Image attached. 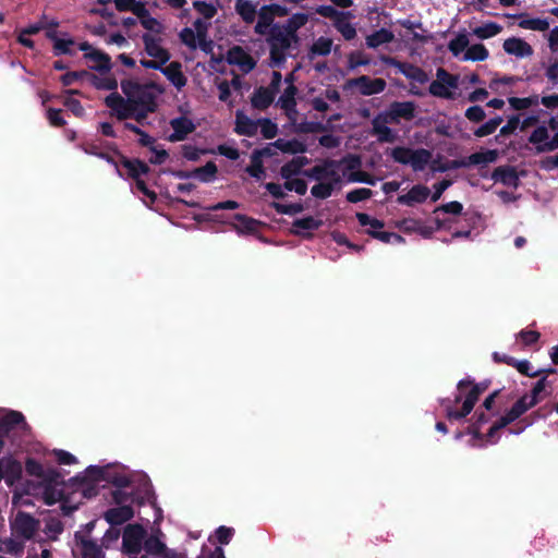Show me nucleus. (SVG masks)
<instances>
[{
	"mask_svg": "<svg viewBox=\"0 0 558 558\" xmlns=\"http://www.w3.org/2000/svg\"><path fill=\"white\" fill-rule=\"evenodd\" d=\"M337 167L338 161L332 159H325L322 163L314 166L312 169L304 170L303 174L318 182H323L324 180L329 179V182L340 183L341 178L336 171Z\"/></svg>",
	"mask_w": 558,
	"mask_h": 558,
	"instance_id": "obj_8",
	"label": "nucleus"
},
{
	"mask_svg": "<svg viewBox=\"0 0 558 558\" xmlns=\"http://www.w3.org/2000/svg\"><path fill=\"white\" fill-rule=\"evenodd\" d=\"M450 86L444 82L433 81L428 87V92L434 97L442 99H454V94L450 90Z\"/></svg>",
	"mask_w": 558,
	"mask_h": 558,
	"instance_id": "obj_47",
	"label": "nucleus"
},
{
	"mask_svg": "<svg viewBox=\"0 0 558 558\" xmlns=\"http://www.w3.org/2000/svg\"><path fill=\"white\" fill-rule=\"evenodd\" d=\"M337 184L338 183L333 182H318L317 184L312 186L311 193L316 198L326 199L329 196H331Z\"/></svg>",
	"mask_w": 558,
	"mask_h": 558,
	"instance_id": "obj_52",
	"label": "nucleus"
},
{
	"mask_svg": "<svg viewBox=\"0 0 558 558\" xmlns=\"http://www.w3.org/2000/svg\"><path fill=\"white\" fill-rule=\"evenodd\" d=\"M469 44L470 40L466 33H459L453 39L449 41L448 49L454 57H458L460 53L468 49Z\"/></svg>",
	"mask_w": 558,
	"mask_h": 558,
	"instance_id": "obj_46",
	"label": "nucleus"
},
{
	"mask_svg": "<svg viewBox=\"0 0 558 558\" xmlns=\"http://www.w3.org/2000/svg\"><path fill=\"white\" fill-rule=\"evenodd\" d=\"M468 389L469 390L465 389L464 399L460 409H454L451 404V399L449 398H444L440 400V404L445 408L446 417L448 421H461L473 411L476 402L481 397V393L472 386H470Z\"/></svg>",
	"mask_w": 558,
	"mask_h": 558,
	"instance_id": "obj_4",
	"label": "nucleus"
},
{
	"mask_svg": "<svg viewBox=\"0 0 558 558\" xmlns=\"http://www.w3.org/2000/svg\"><path fill=\"white\" fill-rule=\"evenodd\" d=\"M298 87L291 83L288 85L282 95L279 97L277 105L284 110L286 114L291 119L292 114H296V99Z\"/></svg>",
	"mask_w": 558,
	"mask_h": 558,
	"instance_id": "obj_23",
	"label": "nucleus"
},
{
	"mask_svg": "<svg viewBox=\"0 0 558 558\" xmlns=\"http://www.w3.org/2000/svg\"><path fill=\"white\" fill-rule=\"evenodd\" d=\"M411 153H412V148H410V147L397 146L391 149L390 156L398 163L410 165Z\"/></svg>",
	"mask_w": 558,
	"mask_h": 558,
	"instance_id": "obj_62",
	"label": "nucleus"
},
{
	"mask_svg": "<svg viewBox=\"0 0 558 558\" xmlns=\"http://www.w3.org/2000/svg\"><path fill=\"white\" fill-rule=\"evenodd\" d=\"M143 549L148 555L159 556L166 550V545L159 539L158 536L150 535L144 541Z\"/></svg>",
	"mask_w": 558,
	"mask_h": 558,
	"instance_id": "obj_49",
	"label": "nucleus"
},
{
	"mask_svg": "<svg viewBox=\"0 0 558 558\" xmlns=\"http://www.w3.org/2000/svg\"><path fill=\"white\" fill-rule=\"evenodd\" d=\"M64 485H51L44 487V497L47 505H53L57 501H61L64 498L63 487Z\"/></svg>",
	"mask_w": 558,
	"mask_h": 558,
	"instance_id": "obj_53",
	"label": "nucleus"
},
{
	"mask_svg": "<svg viewBox=\"0 0 558 558\" xmlns=\"http://www.w3.org/2000/svg\"><path fill=\"white\" fill-rule=\"evenodd\" d=\"M218 172V168L214 161H208L205 166L195 168L193 170L194 178L199 181L208 183L211 182Z\"/></svg>",
	"mask_w": 558,
	"mask_h": 558,
	"instance_id": "obj_43",
	"label": "nucleus"
},
{
	"mask_svg": "<svg viewBox=\"0 0 558 558\" xmlns=\"http://www.w3.org/2000/svg\"><path fill=\"white\" fill-rule=\"evenodd\" d=\"M380 60L390 66L398 69V71L403 74L407 78L414 81L420 84H425L428 82L427 73L420 66L397 60L393 57L383 56Z\"/></svg>",
	"mask_w": 558,
	"mask_h": 558,
	"instance_id": "obj_6",
	"label": "nucleus"
},
{
	"mask_svg": "<svg viewBox=\"0 0 558 558\" xmlns=\"http://www.w3.org/2000/svg\"><path fill=\"white\" fill-rule=\"evenodd\" d=\"M366 233L383 243H402L404 241L400 234L395 232L367 230Z\"/></svg>",
	"mask_w": 558,
	"mask_h": 558,
	"instance_id": "obj_56",
	"label": "nucleus"
},
{
	"mask_svg": "<svg viewBox=\"0 0 558 558\" xmlns=\"http://www.w3.org/2000/svg\"><path fill=\"white\" fill-rule=\"evenodd\" d=\"M263 151H253L251 165L246 167V172L256 180H262L265 175V169L262 161Z\"/></svg>",
	"mask_w": 558,
	"mask_h": 558,
	"instance_id": "obj_42",
	"label": "nucleus"
},
{
	"mask_svg": "<svg viewBox=\"0 0 558 558\" xmlns=\"http://www.w3.org/2000/svg\"><path fill=\"white\" fill-rule=\"evenodd\" d=\"M430 195V190L426 185H413L407 194L399 195L397 202L401 205L413 206L424 203Z\"/></svg>",
	"mask_w": 558,
	"mask_h": 558,
	"instance_id": "obj_19",
	"label": "nucleus"
},
{
	"mask_svg": "<svg viewBox=\"0 0 558 558\" xmlns=\"http://www.w3.org/2000/svg\"><path fill=\"white\" fill-rule=\"evenodd\" d=\"M549 138L548 129L545 125L537 126L529 136V143L536 146H542L543 144H546Z\"/></svg>",
	"mask_w": 558,
	"mask_h": 558,
	"instance_id": "obj_61",
	"label": "nucleus"
},
{
	"mask_svg": "<svg viewBox=\"0 0 558 558\" xmlns=\"http://www.w3.org/2000/svg\"><path fill=\"white\" fill-rule=\"evenodd\" d=\"M390 107L398 121L400 119L411 121L415 117L416 106L413 101H393L390 104Z\"/></svg>",
	"mask_w": 558,
	"mask_h": 558,
	"instance_id": "obj_30",
	"label": "nucleus"
},
{
	"mask_svg": "<svg viewBox=\"0 0 558 558\" xmlns=\"http://www.w3.org/2000/svg\"><path fill=\"white\" fill-rule=\"evenodd\" d=\"M332 48V39L320 36L317 38L308 50V58L314 59L316 56H328Z\"/></svg>",
	"mask_w": 558,
	"mask_h": 558,
	"instance_id": "obj_38",
	"label": "nucleus"
},
{
	"mask_svg": "<svg viewBox=\"0 0 558 558\" xmlns=\"http://www.w3.org/2000/svg\"><path fill=\"white\" fill-rule=\"evenodd\" d=\"M84 58L95 63L89 66L94 71L107 73L112 68L110 56L101 50L94 49L89 52H86Z\"/></svg>",
	"mask_w": 558,
	"mask_h": 558,
	"instance_id": "obj_24",
	"label": "nucleus"
},
{
	"mask_svg": "<svg viewBox=\"0 0 558 558\" xmlns=\"http://www.w3.org/2000/svg\"><path fill=\"white\" fill-rule=\"evenodd\" d=\"M108 148L112 149L113 153L119 156L120 163L122 167H124L128 170V177L136 181L137 179H141L142 175L147 174L150 169L147 163H145L143 160L138 158L130 159L126 156H124L116 146V144L108 145Z\"/></svg>",
	"mask_w": 558,
	"mask_h": 558,
	"instance_id": "obj_10",
	"label": "nucleus"
},
{
	"mask_svg": "<svg viewBox=\"0 0 558 558\" xmlns=\"http://www.w3.org/2000/svg\"><path fill=\"white\" fill-rule=\"evenodd\" d=\"M106 478L105 469L89 465L84 473H80L70 480L72 487L81 492L84 498H93L98 495V484Z\"/></svg>",
	"mask_w": 558,
	"mask_h": 558,
	"instance_id": "obj_2",
	"label": "nucleus"
},
{
	"mask_svg": "<svg viewBox=\"0 0 558 558\" xmlns=\"http://www.w3.org/2000/svg\"><path fill=\"white\" fill-rule=\"evenodd\" d=\"M258 126L264 138L271 140L278 134V125L268 118L258 119Z\"/></svg>",
	"mask_w": 558,
	"mask_h": 558,
	"instance_id": "obj_60",
	"label": "nucleus"
},
{
	"mask_svg": "<svg viewBox=\"0 0 558 558\" xmlns=\"http://www.w3.org/2000/svg\"><path fill=\"white\" fill-rule=\"evenodd\" d=\"M328 124L318 121H303L296 125V132L303 134L323 133L329 131Z\"/></svg>",
	"mask_w": 558,
	"mask_h": 558,
	"instance_id": "obj_48",
	"label": "nucleus"
},
{
	"mask_svg": "<svg viewBox=\"0 0 558 558\" xmlns=\"http://www.w3.org/2000/svg\"><path fill=\"white\" fill-rule=\"evenodd\" d=\"M322 226L323 220L307 216L295 219L292 222L290 232L296 236L311 240L314 236L313 231L318 230Z\"/></svg>",
	"mask_w": 558,
	"mask_h": 558,
	"instance_id": "obj_12",
	"label": "nucleus"
},
{
	"mask_svg": "<svg viewBox=\"0 0 558 558\" xmlns=\"http://www.w3.org/2000/svg\"><path fill=\"white\" fill-rule=\"evenodd\" d=\"M235 11L246 24L253 23L257 15L256 5L251 0H236Z\"/></svg>",
	"mask_w": 558,
	"mask_h": 558,
	"instance_id": "obj_31",
	"label": "nucleus"
},
{
	"mask_svg": "<svg viewBox=\"0 0 558 558\" xmlns=\"http://www.w3.org/2000/svg\"><path fill=\"white\" fill-rule=\"evenodd\" d=\"M489 385H490V380L489 379H485V380H483L481 383H475L473 378L468 376V377L459 380V383L457 384V389L460 390V391H464L470 386H472L475 389H477L478 392L482 395V393H484L488 389Z\"/></svg>",
	"mask_w": 558,
	"mask_h": 558,
	"instance_id": "obj_58",
	"label": "nucleus"
},
{
	"mask_svg": "<svg viewBox=\"0 0 558 558\" xmlns=\"http://www.w3.org/2000/svg\"><path fill=\"white\" fill-rule=\"evenodd\" d=\"M266 43L269 47V65L272 68H281L288 57L290 50L289 39L284 31L275 24L269 29V36L266 37Z\"/></svg>",
	"mask_w": 558,
	"mask_h": 558,
	"instance_id": "obj_3",
	"label": "nucleus"
},
{
	"mask_svg": "<svg viewBox=\"0 0 558 558\" xmlns=\"http://www.w3.org/2000/svg\"><path fill=\"white\" fill-rule=\"evenodd\" d=\"M169 124L173 130L168 136V141L171 143L186 140L189 134L193 133L196 129L194 122L184 116L171 119Z\"/></svg>",
	"mask_w": 558,
	"mask_h": 558,
	"instance_id": "obj_13",
	"label": "nucleus"
},
{
	"mask_svg": "<svg viewBox=\"0 0 558 558\" xmlns=\"http://www.w3.org/2000/svg\"><path fill=\"white\" fill-rule=\"evenodd\" d=\"M145 530L140 524H129L122 536L123 551L128 555H138L143 549Z\"/></svg>",
	"mask_w": 558,
	"mask_h": 558,
	"instance_id": "obj_7",
	"label": "nucleus"
},
{
	"mask_svg": "<svg viewBox=\"0 0 558 558\" xmlns=\"http://www.w3.org/2000/svg\"><path fill=\"white\" fill-rule=\"evenodd\" d=\"M356 219L361 226H369L372 228L371 230L379 231L385 227V222L383 220L374 218L366 213H356Z\"/></svg>",
	"mask_w": 558,
	"mask_h": 558,
	"instance_id": "obj_63",
	"label": "nucleus"
},
{
	"mask_svg": "<svg viewBox=\"0 0 558 558\" xmlns=\"http://www.w3.org/2000/svg\"><path fill=\"white\" fill-rule=\"evenodd\" d=\"M104 517L110 525H121L134 517V510L130 505H123L108 509Z\"/></svg>",
	"mask_w": 558,
	"mask_h": 558,
	"instance_id": "obj_21",
	"label": "nucleus"
},
{
	"mask_svg": "<svg viewBox=\"0 0 558 558\" xmlns=\"http://www.w3.org/2000/svg\"><path fill=\"white\" fill-rule=\"evenodd\" d=\"M45 486L64 485L63 475L54 468H44L43 475L39 478Z\"/></svg>",
	"mask_w": 558,
	"mask_h": 558,
	"instance_id": "obj_44",
	"label": "nucleus"
},
{
	"mask_svg": "<svg viewBox=\"0 0 558 558\" xmlns=\"http://www.w3.org/2000/svg\"><path fill=\"white\" fill-rule=\"evenodd\" d=\"M11 529L16 537L24 539H32L39 529V520L32 514L19 511L14 521L11 523Z\"/></svg>",
	"mask_w": 558,
	"mask_h": 558,
	"instance_id": "obj_5",
	"label": "nucleus"
},
{
	"mask_svg": "<svg viewBox=\"0 0 558 558\" xmlns=\"http://www.w3.org/2000/svg\"><path fill=\"white\" fill-rule=\"evenodd\" d=\"M107 107L113 110L118 120L123 121L130 119V111H134V108L129 102V98L124 99L118 93H111L105 98Z\"/></svg>",
	"mask_w": 558,
	"mask_h": 558,
	"instance_id": "obj_14",
	"label": "nucleus"
},
{
	"mask_svg": "<svg viewBox=\"0 0 558 558\" xmlns=\"http://www.w3.org/2000/svg\"><path fill=\"white\" fill-rule=\"evenodd\" d=\"M193 7L206 20H210L217 14V8L206 1L195 0Z\"/></svg>",
	"mask_w": 558,
	"mask_h": 558,
	"instance_id": "obj_64",
	"label": "nucleus"
},
{
	"mask_svg": "<svg viewBox=\"0 0 558 558\" xmlns=\"http://www.w3.org/2000/svg\"><path fill=\"white\" fill-rule=\"evenodd\" d=\"M519 27L531 31L545 32L549 28V22L546 19H522L519 22Z\"/></svg>",
	"mask_w": 558,
	"mask_h": 558,
	"instance_id": "obj_51",
	"label": "nucleus"
},
{
	"mask_svg": "<svg viewBox=\"0 0 558 558\" xmlns=\"http://www.w3.org/2000/svg\"><path fill=\"white\" fill-rule=\"evenodd\" d=\"M121 89L134 109L146 107L147 111L157 110V94L161 93L162 89L156 83L141 84L133 80H123L121 82Z\"/></svg>",
	"mask_w": 558,
	"mask_h": 558,
	"instance_id": "obj_1",
	"label": "nucleus"
},
{
	"mask_svg": "<svg viewBox=\"0 0 558 558\" xmlns=\"http://www.w3.org/2000/svg\"><path fill=\"white\" fill-rule=\"evenodd\" d=\"M502 121H504L502 117L496 116L495 118L488 120L487 122H485L484 124L478 126L474 131V135L476 137L488 136V135L493 134L497 130V128L502 123Z\"/></svg>",
	"mask_w": 558,
	"mask_h": 558,
	"instance_id": "obj_50",
	"label": "nucleus"
},
{
	"mask_svg": "<svg viewBox=\"0 0 558 558\" xmlns=\"http://www.w3.org/2000/svg\"><path fill=\"white\" fill-rule=\"evenodd\" d=\"M89 82L96 89L100 90H116L118 88V82L112 76L100 77L90 73Z\"/></svg>",
	"mask_w": 558,
	"mask_h": 558,
	"instance_id": "obj_45",
	"label": "nucleus"
},
{
	"mask_svg": "<svg viewBox=\"0 0 558 558\" xmlns=\"http://www.w3.org/2000/svg\"><path fill=\"white\" fill-rule=\"evenodd\" d=\"M502 32V26L496 22H487L472 29L473 35L480 39H488Z\"/></svg>",
	"mask_w": 558,
	"mask_h": 558,
	"instance_id": "obj_39",
	"label": "nucleus"
},
{
	"mask_svg": "<svg viewBox=\"0 0 558 558\" xmlns=\"http://www.w3.org/2000/svg\"><path fill=\"white\" fill-rule=\"evenodd\" d=\"M372 134L377 136L379 143H393L397 140V133L388 124L372 120Z\"/></svg>",
	"mask_w": 558,
	"mask_h": 558,
	"instance_id": "obj_36",
	"label": "nucleus"
},
{
	"mask_svg": "<svg viewBox=\"0 0 558 558\" xmlns=\"http://www.w3.org/2000/svg\"><path fill=\"white\" fill-rule=\"evenodd\" d=\"M395 39V35L387 28L375 31L366 37V46L368 48H378L380 45L389 44Z\"/></svg>",
	"mask_w": 558,
	"mask_h": 558,
	"instance_id": "obj_33",
	"label": "nucleus"
},
{
	"mask_svg": "<svg viewBox=\"0 0 558 558\" xmlns=\"http://www.w3.org/2000/svg\"><path fill=\"white\" fill-rule=\"evenodd\" d=\"M315 11L320 16L333 20V22L338 21L340 17L350 16L349 12L338 11L333 5H318Z\"/></svg>",
	"mask_w": 558,
	"mask_h": 558,
	"instance_id": "obj_59",
	"label": "nucleus"
},
{
	"mask_svg": "<svg viewBox=\"0 0 558 558\" xmlns=\"http://www.w3.org/2000/svg\"><path fill=\"white\" fill-rule=\"evenodd\" d=\"M2 471L4 473V480L7 483L12 484L14 481L19 480L22 474V465L19 461L14 459H1Z\"/></svg>",
	"mask_w": 558,
	"mask_h": 558,
	"instance_id": "obj_35",
	"label": "nucleus"
},
{
	"mask_svg": "<svg viewBox=\"0 0 558 558\" xmlns=\"http://www.w3.org/2000/svg\"><path fill=\"white\" fill-rule=\"evenodd\" d=\"M271 207L276 210V213L289 216L300 214L304 210V206L302 203L282 204L274 202L271 204Z\"/></svg>",
	"mask_w": 558,
	"mask_h": 558,
	"instance_id": "obj_55",
	"label": "nucleus"
},
{
	"mask_svg": "<svg viewBox=\"0 0 558 558\" xmlns=\"http://www.w3.org/2000/svg\"><path fill=\"white\" fill-rule=\"evenodd\" d=\"M348 17H340L333 23L336 29L343 36L345 40H352L356 36L355 27L347 21Z\"/></svg>",
	"mask_w": 558,
	"mask_h": 558,
	"instance_id": "obj_54",
	"label": "nucleus"
},
{
	"mask_svg": "<svg viewBox=\"0 0 558 558\" xmlns=\"http://www.w3.org/2000/svg\"><path fill=\"white\" fill-rule=\"evenodd\" d=\"M25 423L24 415L19 411H9L0 418V435L8 436L16 426Z\"/></svg>",
	"mask_w": 558,
	"mask_h": 558,
	"instance_id": "obj_27",
	"label": "nucleus"
},
{
	"mask_svg": "<svg viewBox=\"0 0 558 558\" xmlns=\"http://www.w3.org/2000/svg\"><path fill=\"white\" fill-rule=\"evenodd\" d=\"M226 60L231 65H236L247 74L256 68V60L247 53L243 47L233 46L227 51Z\"/></svg>",
	"mask_w": 558,
	"mask_h": 558,
	"instance_id": "obj_9",
	"label": "nucleus"
},
{
	"mask_svg": "<svg viewBox=\"0 0 558 558\" xmlns=\"http://www.w3.org/2000/svg\"><path fill=\"white\" fill-rule=\"evenodd\" d=\"M234 229L240 233L253 234L257 232L260 222L243 214L234 215Z\"/></svg>",
	"mask_w": 558,
	"mask_h": 558,
	"instance_id": "obj_29",
	"label": "nucleus"
},
{
	"mask_svg": "<svg viewBox=\"0 0 558 558\" xmlns=\"http://www.w3.org/2000/svg\"><path fill=\"white\" fill-rule=\"evenodd\" d=\"M307 22L308 15L306 13H294L286 23L279 24V27L284 32H289V34L291 32L298 33Z\"/></svg>",
	"mask_w": 558,
	"mask_h": 558,
	"instance_id": "obj_40",
	"label": "nucleus"
},
{
	"mask_svg": "<svg viewBox=\"0 0 558 558\" xmlns=\"http://www.w3.org/2000/svg\"><path fill=\"white\" fill-rule=\"evenodd\" d=\"M162 74L178 88L181 89L186 85V77L182 72V65L178 61L169 63L161 69Z\"/></svg>",
	"mask_w": 558,
	"mask_h": 558,
	"instance_id": "obj_26",
	"label": "nucleus"
},
{
	"mask_svg": "<svg viewBox=\"0 0 558 558\" xmlns=\"http://www.w3.org/2000/svg\"><path fill=\"white\" fill-rule=\"evenodd\" d=\"M76 545L80 547L82 558H105L101 546L97 542L88 538L83 532H76L74 535Z\"/></svg>",
	"mask_w": 558,
	"mask_h": 558,
	"instance_id": "obj_15",
	"label": "nucleus"
},
{
	"mask_svg": "<svg viewBox=\"0 0 558 558\" xmlns=\"http://www.w3.org/2000/svg\"><path fill=\"white\" fill-rule=\"evenodd\" d=\"M258 131V120L254 121L243 111L238 110L235 113L234 132L239 135L253 137Z\"/></svg>",
	"mask_w": 558,
	"mask_h": 558,
	"instance_id": "obj_22",
	"label": "nucleus"
},
{
	"mask_svg": "<svg viewBox=\"0 0 558 558\" xmlns=\"http://www.w3.org/2000/svg\"><path fill=\"white\" fill-rule=\"evenodd\" d=\"M275 97L267 88L259 86L252 94L251 105L254 109L266 110L274 102Z\"/></svg>",
	"mask_w": 558,
	"mask_h": 558,
	"instance_id": "obj_28",
	"label": "nucleus"
},
{
	"mask_svg": "<svg viewBox=\"0 0 558 558\" xmlns=\"http://www.w3.org/2000/svg\"><path fill=\"white\" fill-rule=\"evenodd\" d=\"M490 178L495 182H500L508 187L518 189L520 185L519 174L512 166H499L495 168Z\"/></svg>",
	"mask_w": 558,
	"mask_h": 558,
	"instance_id": "obj_18",
	"label": "nucleus"
},
{
	"mask_svg": "<svg viewBox=\"0 0 558 558\" xmlns=\"http://www.w3.org/2000/svg\"><path fill=\"white\" fill-rule=\"evenodd\" d=\"M142 39L145 46V51L149 57L161 60V62L169 61L171 57L170 52L160 46L159 38H155L149 34H144Z\"/></svg>",
	"mask_w": 558,
	"mask_h": 558,
	"instance_id": "obj_20",
	"label": "nucleus"
},
{
	"mask_svg": "<svg viewBox=\"0 0 558 558\" xmlns=\"http://www.w3.org/2000/svg\"><path fill=\"white\" fill-rule=\"evenodd\" d=\"M274 145L282 153L288 154H303L307 150V146L299 140L284 141L282 138L277 140Z\"/></svg>",
	"mask_w": 558,
	"mask_h": 558,
	"instance_id": "obj_37",
	"label": "nucleus"
},
{
	"mask_svg": "<svg viewBox=\"0 0 558 558\" xmlns=\"http://www.w3.org/2000/svg\"><path fill=\"white\" fill-rule=\"evenodd\" d=\"M496 413H485L481 408L473 415L474 422L466 428V434L472 435L475 439L484 440V434L481 432L483 425L488 423Z\"/></svg>",
	"mask_w": 558,
	"mask_h": 558,
	"instance_id": "obj_25",
	"label": "nucleus"
},
{
	"mask_svg": "<svg viewBox=\"0 0 558 558\" xmlns=\"http://www.w3.org/2000/svg\"><path fill=\"white\" fill-rule=\"evenodd\" d=\"M536 404L537 403L534 397H530L527 393H525L514 402V404L505 413V415H502V417L509 424H511Z\"/></svg>",
	"mask_w": 558,
	"mask_h": 558,
	"instance_id": "obj_16",
	"label": "nucleus"
},
{
	"mask_svg": "<svg viewBox=\"0 0 558 558\" xmlns=\"http://www.w3.org/2000/svg\"><path fill=\"white\" fill-rule=\"evenodd\" d=\"M348 87H359L360 93L364 96H372L383 93L387 86L384 78H371L367 75H361L347 82Z\"/></svg>",
	"mask_w": 558,
	"mask_h": 558,
	"instance_id": "obj_11",
	"label": "nucleus"
},
{
	"mask_svg": "<svg viewBox=\"0 0 558 558\" xmlns=\"http://www.w3.org/2000/svg\"><path fill=\"white\" fill-rule=\"evenodd\" d=\"M489 57L487 48L483 44H474L465 50L463 61H484Z\"/></svg>",
	"mask_w": 558,
	"mask_h": 558,
	"instance_id": "obj_41",
	"label": "nucleus"
},
{
	"mask_svg": "<svg viewBox=\"0 0 558 558\" xmlns=\"http://www.w3.org/2000/svg\"><path fill=\"white\" fill-rule=\"evenodd\" d=\"M502 48L506 53L517 58H527L534 52L532 46L519 37L507 38L502 44Z\"/></svg>",
	"mask_w": 558,
	"mask_h": 558,
	"instance_id": "obj_17",
	"label": "nucleus"
},
{
	"mask_svg": "<svg viewBox=\"0 0 558 558\" xmlns=\"http://www.w3.org/2000/svg\"><path fill=\"white\" fill-rule=\"evenodd\" d=\"M75 41L72 38L56 40L53 45V54L54 56H75V50L73 49Z\"/></svg>",
	"mask_w": 558,
	"mask_h": 558,
	"instance_id": "obj_57",
	"label": "nucleus"
},
{
	"mask_svg": "<svg viewBox=\"0 0 558 558\" xmlns=\"http://www.w3.org/2000/svg\"><path fill=\"white\" fill-rule=\"evenodd\" d=\"M465 158L468 168L471 166L487 165L497 160L498 151L496 149H487L485 151L473 153Z\"/></svg>",
	"mask_w": 558,
	"mask_h": 558,
	"instance_id": "obj_34",
	"label": "nucleus"
},
{
	"mask_svg": "<svg viewBox=\"0 0 558 558\" xmlns=\"http://www.w3.org/2000/svg\"><path fill=\"white\" fill-rule=\"evenodd\" d=\"M433 154L425 148L412 149L410 166L414 171H423L429 163Z\"/></svg>",
	"mask_w": 558,
	"mask_h": 558,
	"instance_id": "obj_32",
	"label": "nucleus"
}]
</instances>
